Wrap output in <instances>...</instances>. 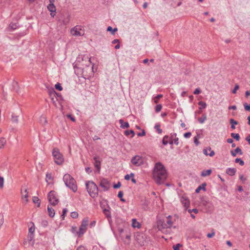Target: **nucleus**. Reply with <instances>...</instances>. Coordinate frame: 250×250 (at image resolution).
<instances>
[{
	"label": "nucleus",
	"instance_id": "nucleus-53",
	"mask_svg": "<svg viewBox=\"0 0 250 250\" xmlns=\"http://www.w3.org/2000/svg\"><path fill=\"white\" fill-rule=\"evenodd\" d=\"M201 92V90H200V88H197L194 91L193 94L195 95H197L200 94Z\"/></svg>",
	"mask_w": 250,
	"mask_h": 250
},
{
	"label": "nucleus",
	"instance_id": "nucleus-14",
	"mask_svg": "<svg viewBox=\"0 0 250 250\" xmlns=\"http://www.w3.org/2000/svg\"><path fill=\"white\" fill-rule=\"evenodd\" d=\"M230 153L233 157H235L236 156L237 153H239L240 155H242L243 153L240 147H237L234 150H231Z\"/></svg>",
	"mask_w": 250,
	"mask_h": 250
},
{
	"label": "nucleus",
	"instance_id": "nucleus-28",
	"mask_svg": "<svg viewBox=\"0 0 250 250\" xmlns=\"http://www.w3.org/2000/svg\"><path fill=\"white\" fill-rule=\"evenodd\" d=\"M6 140L5 138H0V149L3 148L6 144Z\"/></svg>",
	"mask_w": 250,
	"mask_h": 250
},
{
	"label": "nucleus",
	"instance_id": "nucleus-7",
	"mask_svg": "<svg viewBox=\"0 0 250 250\" xmlns=\"http://www.w3.org/2000/svg\"><path fill=\"white\" fill-rule=\"evenodd\" d=\"M99 186L102 188L104 191H107L110 187V183L107 179L103 178L100 182Z\"/></svg>",
	"mask_w": 250,
	"mask_h": 250
},
{
	"label": "nucleus",
	"instance_id": "nucleus-17",
	"mask_svg": "<svg viewBox=\"0 0 250 250\" xmlns=\"http://www.w3.org/2000/svg\"><path fill=\"white\" fill-rule=\"evenodd\" d=\"M182 203L184 205V207L186 208H188L189 206V201L188 199L185 197H182L181 199Z\"/></svg>",
	"mask_w": 250,
	"mask_h": 250
},
{
	"label": "nucleus",
	"instance_id": "nucleus-49",
	"mask_svg": "<svg viewBox=\"0 0 250 250\" xmlns=\"http://www.w3.org/2000/svg\"><path fill=\"white\" fill-rule=\"evenodd\" d=\"M244 106L246 111H250V104H249L247 103H245Z\"/></svg>",
	"mask_w": 250,
	"mask_h": 250
},
{
	"label": "nucleus",
	"instance_id": "nucleus-10",
	"mask_svg": "<svg viewBox=\"0 0 250 250\" xmlns=\"http://www.w3.org/2000/svg\"><path fill=\"white\" fill-rule=\"evenodd\" d=\"M157 228L159 230L167 228L164 219H158L157 221Z\"/></svg>",
	"mask_w": 250,
	"mask_h": 250
},
{
	"label": "nucleus",
	"instance_id": "nucleus-29",
	"mask_svg": "<svg viewBox=\"0 0 250 250\" xmlns=\"http://www.w3.org/2000/svg\"><path fill=\"white\" fill-rule=\"evenodd\" d=\"M130 134H131V138L133 137L135 135V132L133 130H125V135L126 136H129Z\"/></svg>",
	"mask_w": 250,
	"mask_h": 250
},
{
	"label": "nucleus",
	"instance_id": "nucleus-59",
	"mask_svg": "<svg viewBox=\"0 0 250 250\" xmlns=\"http://www.w3.org/2000/svg\"><path fill=\"white\" fill-rule=\"evenodd\" d=\"M188 212L191 213L192 212H194L195 213H197L198 212V210L196 208H193L192 209H188Z\"/></svg>",
	"mask_w": 250,
	"mask_h": 250
},
{
	"label": "nucleus",
	"instance_id": "nucleus-18",
	"mask_svg": "<svg viewBox=\"0 0 250 250\" xmlns=\"http://www.w3.org/2000/svg\"><path fill=\"white\" fill-rule=\"evenodd\" d=\"M236 172V169L235 168H228L226 169V173L229 176H233Z\"/></svg>",
	"mask_w": 250,
	"mask_h": 250
},
{
	"label": "nucleus",
	"instance_id": "nucleus-1",
	"mask_svg": "<svg viewBox=\"0 0 250 250\" xmlns=\"http://www.w3.org/2000/svg\"><path fill=\"white\" fill-rule=\"evenodd\" d=\"M167 176V171L165 166L161 162L156 163L153 171V178L156 183L158 185L163 184Z\"/></svg>",
	"mask_w": 250,
	"mask_h": 250
},
{
	"label": "nucleus",
	"instance_id": "nucleus-45",
	"mask_svg": "<svg viewBox=\"0 0 250 250\" xmlns=\"http://www.w3.org/2000/svg\"><path fill=\"white\" fill-rule=\"evenodd\" d=\"M52 180V177L51 174L47 173L46 174V181L48 183L49 180Z\"/></svg>",
	"mask_w": 250,
	"mask_h": 250
},
{
	"label": "nucleus",
	"instance_id": "nucleus-50",
	"mask_svg": "<svg viewBox=\"0 0 250 250\" xmlns=\"http://www.w3.org/2000/svg\"><path fill=\"white\" fill-rule=\"evenodd\" d=\"M239 88V86L238 84H236L235 85V87L233 90L232 91V93L235 94L236 92V91Z\"/></svg>",
	"mask_w": 250,
	"mask_h": 250
},
{
	"label": "nucleus",
	"instance_id": "nucleus-31",
	"mask_svg": "<svg viewBox=\"0 0 250 250\" xmlns=\"http://www.w3.org/2000/svg\"><path fill=\"white\" fill-rule=\"evenodd\" d=\"M106 30L107 31L111 32L112 35H114L115 32H116L118 30V29L117 28L113 29L111 26H108Z\"/></svg>",
	"mask_w": 250,
	"mask_h": 250
},
{
	"label": "nucleus",
	"instance_id": "nucleus-15",
	"mask_svg": "<svg viewBox=\"0 0 250 250\" xmlns=\"http://www.w3.org/2000/svg\"><path fill=\"white\" fill-rule=\"evenodd\" d=\"M86 229H87V227H85V226L81 225L80 228H79V230L77 232L79 234V237H81L84 234V233L86 231Z\"/></svg>",
	"mask_w": 250,
	"mask_h": 250
},
{
	"label": "nucleus",
	"instance_id": "nucleus-44",
	"mask_svg": "<svg viewBox=\"0 0 250 250\" xmlns=\"http://www.w3.org/2000/svg\"><path fill=\"white\" fill-rule=\"evenodd\" d=\"M134 174L133 173H131L130 175L126 174L125 176V179L126 180H129L131 177H134Z\"/></svg>",
	"mask_w": 250,
	"mask_h": 250
},
{
	"label": "nucleus",
	"instance_id": "nucleus-25",
	"mask_svg": "<svg viewBox=\"0 0 250 250\" xmlns=\"http://www.w3.org/2000/svg\"><path fill=\"white\" fill-rule=\"evenodd\" d=\"M103 212L108 219H109V218H111V216L110 212L109 209L103 208Z\"/></svg>",
	"mask_w": 250,
	"mask_h": 250
},
{
	"label": "nucleus",
	"instance_id": "nucleus-2",
	"mask_svg": "<svg viewBox=\"0 0 250 250\" xmlns=\"http://www.w3.org/2000/svg\"><path fill=\"white\" fill-rule=\"evenodd\" d=\"M65 186L75 192L77 190V186L75 180L69 174H65L63 177Z\"/></svg>",
	"mask_w": 250,
	"mask_h": 250
},
{
	"label": "nucleus",
	"instance_id": "nucleus-61",
	"mask_svg": "<svg viewBox=\"0 0 250 250\" xmlns=\"http://www.w3.org/2000/svg\"><path fill=\"white\" fill-rule=\"evenodd\" d=\"M76 250H87L83 246H80L78 247Z\"/></svg>",
	"mask_w": 250,
	"mask_h": 250
},
{
	"label": "nucleus",
	"instance_id": "nucleus-47",
	"mask_svg": "<svg viewBox=\"0 0 250 250\" xmlns=\"http://www.w3.org/2000/svg\"><path fill=\"white\" fill-rule=\"evenodd\" d=\"M182 247V245L180 244H177L173 246V249L174 250H179L180 247Z\"/></svg>",
	"mask_w": 250,
	"mask_h": 250
},
{
	"label": "nucleus",
	"instance_id": "nucleus-32",
	"mask_svg": "<svg viewBox=\"0 0 250 250\" xmlns=\"http://www.w3.org/2000/svg\"><path fill=\"white\" fill-rule=\"evenodd\" d=\"M207 120V116L206 114H203L202 116L200 118H199L198 120L201 123L203 124L205 122V121Z\"/></svg>",
	"mask_w": 250,
	"mask_h": 250
},
{
	"label": "nucleus",
	"instance_id": "nucleus-39",
	"mask_svg": "<svg viewBox=\"0 0 250 250\" xmlns=\"http://www.w3.org/2000/svg\"><path fill=\"white\" fill-rule=\"evenodd\" d=\"M163 95L162 94H159V95H158L157 96H156L155 98H154V102L155 103L157 104L159 102V100L160 98H162L163 97Z\"/></svg>",
	"mask_w": 250,
	"mask_h": 250
},
{
	"label": "nucleus",
	"instance_id": "nucleus-22",
	"mask_svg": "<svg viewBox=\"0 0 250 250\" xmlns=\"http://www.w3.org/2000/svg\"><path fill=\"white\" fill-rule=\"evenodd\" d=\"M212 172L211 169H208V170H204L202 171L201 173V176L202 177H206L207 176H209L211 174Z\"/></svg>",
	"mask_w": 250,
	"mask_h": 250
},
{
	"label": "nucleus",
	"instance_id": "nucleus-36",
	"mask_svg": "<svg viewBox=\"0 0 250 250\" xmlns=\"http://www.w3.org/2000/svg\"><path fill=\"white\" fill-rule=\"evenodd\" d=\"M154 127L158 134H161L162 133V130L160 128V125L159 124L156 125Z\"/></svg>",
	"mask_w": 250,
	"mask_h": 250
},
{
	"label": "nucleus",
	"instance_id": "nucleus-9",
	"mask_svg": "<svg viewBox=\"0 0 250 250\" xmlns=\"http://www.w3.org/2000/svg\"><path fill=\"white\" fill-rule=\"evenodd\" d=\"M94 167L98 172H100L101 165V159L99 156H95L93 157V162Z\"/></svg>",
	"mask_w": 250,
	"mask_h": 250
},
{
	"label": "nucleus",
	"instance_id": "nucleus-37",
	"mask_svg": "<svg viewBox=\"0 0 250 250\" xmlns=\"http://www.w3.org/2000/svg\"><path fill=\"white\" fill-rule=\"evenodd\" d=\"M88 223V218H84L82 222L81 225L85 227H87Z\"/></svg>",
	"mask_w": 250,
	"mask_h": 250
},
{
	"label": "nucleus",
	"instance_id": "nucleus-51",
	"mask_svg": "<svg viewBox=\"0 0 250 250\" xmlns=\"http://www.w3.org/2000/svg\"><path fill=\"white\" fill-rule=\"evenodd\" d=\"M208 150H209L210 152L209 153H208V155L210 156V157H212L215 154V152L213 150H212L211 149V148L210 147H208Z\"/></svg>",
	"mask_w": 250,
	"mask_h": 250
},
{
	"label": "nucleus",
	"instance_id": "nucleus-5",
	"mask_svg": "<svg viewBox=\"0 0 250 250\" xmlns=\"http://www.w3.org/2000/svg\"><path fill=\"white\" fill-rule=\"evenodd\" d=\"M47 198L51 205L56 206L59 202L57 192L54 190H51L48 193Z\"/></svg>",
	"mask_w": 250,
	"mask_h": 250
},
{
	"label": "nucleus",
	"instance_id": "nucleus-60",
	"mask_svg": "<svg viewBox=\"0 0 250 250\" xmlns=\"http://www.w3.org/2000/svg\"><path fill=\"white\" fill-rule=\"evenodd\" d=\"M146 135V132L144 130H143L142 132H138L137 135L138 136H144Z\"/></svg>",
	"mask_w": 250,
	"mask_h": 250
},
{
	"label": "nucleus",
	"instance_id": "nucleus-12",
	"mask_svg": "<svg viewBox=\"0 0 250 250\" xmlns=\"http://www.w3.org/2000/svg\"><path fill=\"white\" fill-rule=\"evenodd\" d=\"M47 9L51 12V16L54 17L56 14V8L54 4H49L47 6Z\"/></svg>",
	"mask_w": 250,
	"mask_h": 250
},
{
	"label": "nucleus",
	"instance_id": "nucleus-55",
	"mask_svg": "<svg viewBox=\"0 0 250 250\" xmlns=\"http://www.w3.org/2000/svg\"><path fill=\"white\" fill-rule=\"evenodd\" d=\"M191 135V133L190 132H186L184 134V136L186 138H189Z\"/></svg>",
	"mask_w": 250,
	"mask_h": 250
},
{
	"label": "nucleus",
	"instance_id": "nucleus-52",
	"mask_svg": "<svg viewBox=\"0 0 250 250\" xmlns=\"http://www.w3.org/2000/svg\"><path fill=\"white\" fill-rule=\"evenodd\" d=\"M4 179L2 177L0 176V188L3 187Z\"/></svg>",
	"mask_w": 250,
	"mask_h": 250
},
{
	"label": "nucleus",
	"instance_id": "nucleus-58",
	"mask_svg": "<svg viewBox=\"0 0 250 250\" xmlns=\"http://www.w3.org/2000/svg\"><path fill=\"white\" fill-rule=\"evenodd\" d=\"M121 186V184L120 182H118L117 184H114L113 185V188H119Z\"/></svg>",
	"mask_w": 250,
	"mask_h": 250
},
{
	"label": "nucleus",
	"instance_id": "nucleus-3",
	"mask_svg": "<svg viewBox=\"0 0 250 250\" xmlns=\"http://www.w3.org/2000/svg\"><path fill=\"white\" fill-rule=\"evenodd\" d=\"M87 191L92 198L97 197L98 194V188L93 181H88L85 184Z\"/></svg>",
	"mask_w": 250,
	"mask_h": 250
},
{
	"label": "nucleus",
	"instance_id": "nucleus-20",
	"mask_svg": "<svg viewBox=\"0 0 250 250\" xmlns=\"http://www.w3.org/2000/svg\"><path fill=\"white\" fill-rule=\"evenodd\" d=\"M47 211H48V215L50 217H53L54 216L55 212V210L53 208L48 206Z\"/></svg>",
	"mask_w": 250,
	"mask_h": 250
},
{
	"label": "nucleus",
	"instance_id": "nucleus-13",
	"mask_svg": "<svg viewBox=\"0 0 250 250\" xmlns=\"http://www.w3.org/2000/svg\"><path fill=\"white\" fill-rule=\"evenodd\" d=\"M142 203L141 204V206L142 209L145 211L148 210L150 208L149 207V201L146 199L142 200Z\"/></svg>",
	"mask_w": 250,
	"mask_h": 250
},
{
	"label": "nucleus",
	"instance_id": "nucleus-21",
	"mask_svg": "<svg viewBox=\"0 0 250 250\" xmlns=\"http://www.w3.org/2000/svg\"><path fill=\"white\" fill-rule=\"evenodd\" d=\"M119 123L121 124V127L122 128H128L129 127V125L128 122H124L123 120L120 119L119 120Z\"/></svg>",
	"mask_w": 250,
	"mask_h": 250
},
{
	"label": "nucleus",
	"instance_id": "nucleus-8",
	"mask_svg": "<svg viewBox=\"0 0 250 250\" xmlns=\"http://www.w3.org/2000/svg\"><path fill=\"white\" fill-rule=\"evenodd\" d=\"M132 164L136 166H139L143 164V161L141 156L136 155L134 156L131 160Z\"/></svg>",
	"mask_w": 250,
	"mask_h": 250
},
{
	"label": "nucleus",
	"instance_id": "nucleus-63",
	"mask_svg": "<svg viewBox=\"0 0 250 250\" xmlns=\"http://www.w3.org/2000/svg\"><path fill=\"white\" fill-rule=\"evenodd\" d=\"M67 117L68 118H69L70 119V120L71 121H72L73 122H75V118L74 117H73L71 115H70V114L67 115Z\"/></svg>",
	"mask_w": 250,
	"mask_h": 250
},
{
	"label": "nucleus",
	"instance_id": "nucleus-34",
	"mask_svg": "<svg viewBox=\"0 0 250 250\" xmlns=\"http://www.w3.org/2000/svg\"><path fill=\"white\" fill-rule=\"evenodd\" d=\"M124 193L123 191H120L118 194V197L120 198V200L123 202H125V200L123 198Z\"/></svg>",
	"mask_w": 250,
	"mask_h": 250
},
{
	"label": "nucleus",
	"instance_id": "nucleus-26",
	"mask_svg": "<svg viewBox=\"0 0 250 250\" xmlns=\"http://www.w3.org/2000/svg\"><path fill=\"white\" fill-rule=\"evenodd\" d=\"M33 202L35 204H37V207H40L41 205V200L37 196L33 197Z\"/></svg>",
	"mask_w": 250,
	"mask_h": 250
},
{
	"label": "nucleus",
	"instance_id": "nucleus-30",
	"mask_svg": "<svg viewBox=\"0 0 250 250\" xmlns=\"http://www.w3.org/2000/svg\"><path fill=\"white\" fill-rule=\"evenodd\" d=\"M30 224H32V226L29 229V234H34L35 229L34 224L32 222H31Z\"/></svg>",
	"mask_w": 250,
	"mask_h": 250
},
{
	"label": "nucleus",
	"instance_id": "nucleus-6",
	"mask_svg": "<svg viewBox=\"0 0 250 250\" xmlns=\"http://www.w3.org/2000/svg\"><path fill=\"white\" fill-rule=\"evenodd\" d=\"M70 33L73 36H82L84 34V31L83 26L76 25L71 29Z\"/></svg>",
	"mask_w": 250,
	"mask_h": 250
},
{
	"label": "nucleus",
	"instance_id": "nucleus-41",
	"mask_svg": "<svg viewBox=\"0 0 250 250\" xmlns=\"http://www.w3.org/2000/svg\"><path fill=\"white\" fill-rule=\"evenodd\" d=\"M168 138V136L167 135H166L164 137L163 139V141H162V142H163V144L165 146L167 145L168 144V141H167V139Z\"/></svg>",
	"mask_w": 250,
	"mask_h": 250
},
{
	"label": "nucleus",
	"instance_id": "nucleus-16",
	"mask_svg": "<svg viewBox=\"0 0 250 250\" xmlns=\"http://www.w3.org/2000/svg\"><path fill=\"white\" fill-rule=\"evenodd\" d=\"M171 216L170 215L166 217V220H165L166 224L167 225V228H170L173 224V222L171 220Z\"/></svg>",
	"mask_w": 250,
	"mask_h": 250
},
{
	"label": "nucleus",
	"instance_id": "nucleus-54",
	"mask_svg": "<svg viewBox=\"0 0 250 250\" xmlns=\"http://www.w3.org/2000/svg\"><path fill=\"white\" fill-rule=\"evenodd\" d=\"M9 26L12 29H15L17 28L18 26L15 23H11L9 24Z\"/></svg>",
	"mask_w": 250,
	"mask_h": 250
},
{
	"label": "nucleus",
	"instance_id": "nucleus-35",
	"mask_svg": "<svg viewBox=\"0 0 250 250\" xmlns=\"http://www.w3.org/2000/svg\"><path fill=\"white\" fill-rule=\"evenodd\" d=\"M230 135L231 137L235 139L236 141H239L240 140V136L238 133H231Z\"/></svg>",
	"mask_w": 250,
	"mask_h": 250
},
{
	"label": "nucleus",
	"instance_id": "nucleus-57",
	"mask_svg": "<svg viewBox=\"0 0 250 250\" xmlns=\"http://www.w3.org/2000/svg\"><path fill=\"white\" fill-rule=\"evenodd\" d=\"M48 225V222L46 220H43L42 222V226L43 227H46Z\"/></svg>",
	"mask_w": 250,
	"mask_h": 250
},
{
	"label": "nucleus",
	"instance_id": "nucleus-62",
	"mask_svg": "<svg viewBox=\"0 0 250 250\" xmlns=\"http://www.w3.org/2000/svg\"><path fill=\"white\" fill-rule=\"evenodd\" d=\"M85 169L86 172L88 174H89L90 173H91L92 172V170L91 169V168L89 167H85Z\"/></svg>",
	"mask_w": 250,
	"mask_h": 250
},
{
	"label": "nucleus",
	"instance_id": "nucleus-19",
	"mask_svg": "<svg viewBox=\"0 0 250 250\" xmlns=\"http://www.w3.org/2000/svg\"><path fill=\"white\" fill-rule=\"evenodd\" d=\"M207 186L206 183H204L201 185H200L195 190V192L198 193L200 192L201 189H203L204 191H206V187Z\"/></svg>",
	"mask_w": 250,
	"mask_h": 250
},
{
	"label": "nucleus",
	"instance_id": "nucleus-48",
	"mask_svg": "<svg viewBox=\"0 0 250 250\" xmlns=\"http://www.w3.org/2000/svg\"><path fill=\"white\" fill-rule=\"evenodd\" d=\"M34 234H28L27 236L28 240L29 242H31L34 239Z\"/></svg>",
	"mask_w": 250,
	"mask_h": 250
},
{
	"label": "nucleus",
	"instance_id": "nucleus-24",
	"mask_svg": "<svg viewBox=\"0 0 250 250\" xmlns=\"http://www.w3.org/2000/svg\"><path fill=\"white\" fill-rule=\"evenodd\" d=\"M229 123L231 124V128L232 129H235V125H237L238 124V122L235 120H234L233 119H230L229 120Z\"/></svg>",
	"mask_w": 250,
	"mask_h": 250
},
{
	"label": "nucleus",
	"instance_id": "nucleus-23",
	"mask_svg": "<svg viewBox=\"0 0 250 250\" xmlns=\"http://www.w3.org/2000/svg\"><path fill=\"white\" fill-rule=\"evenodd\" d=\"M132 226L133 228H140L141 227L140 224L137 221L136 219H133L132 220Z\"/></svg>",
	"mask_w": 250,
	"mask_h": 250
},
{
	"label": "nucleus",
	"instance_id": "nucleus-38",
	"mask_svg": "<svg viewBox=\"0 0 250 250\" xmlns=\"http://www.w3.org/2000/svg\"><path fill=\"white\" fill-rule=\"evenodd\" d=\"M235 162L236 163H239L240 164V165L241 166H244V162L241 160L240 158H236L235 159Z\"/></svg>",
	"mask_w": 250,
	"mask_h": 250
},
{
	"label": "nucleus",
	"instance_id": "nucleus-46",
	"mask_svg": "<svg viewBox=\"0 0 250 250\" xmlns=\"http://www.w3.org/2000/svg\"><path fill=\"white\" fill-rule=\"evenodd\" d=\"M55 88L59 91L62 90V87L60 83H57L55 85Z\"/></svg>",
	"mask_w": 250,
	"mask_h": 250
},
{
	"label": "nucleus",
	"instance_id": "nucleus-40",
	"mask_svg": "<svg viewBox=\"0 0 250 250\" xmlns=\"http://www.w3.org/2000/svg\"><path fill=\"white\" fill-rule=\"evenodd\" d=\"M67 211H68V210H67V208H65L63 209L62 213V214L61 216V217L62 218V220H64V219L65 215H66V214Z\"/></svg>",
	"mask_w": 250,
	"mask_h": 250
},
{
	"label": "nucleus",
	"instance_id": "nucleus-43",
	"mask_svg": "<svg viewBox=\"0 0 250 250\" xmlns=\"http://www.w3.org/2000/svg\"><path fill=\"white\" fill-rule=\"evenodd\" d=\"M78 213L76 211H73V212H72L71 213V217L72 218H78Z\"/></svg>",
	"mask_w": 250,
	"mask_h": 250
},
{
	"label": "nucleus",
	"instance_id": "nucleus-27",
	"mask_svg": "<svg viewBox=\"0 0 250 250\" xmlns=\"http://www.w3.org/2000/svg\"><path fill=\"white\" fill-rule=\"evenodd\" d=\"M19 121V116L12 114L11 115V121L13 123L17 124Z\"/></svg>",
	"mask_w": 250,
	"mask_h": 250
},
{
	"label": "nucleus",
	"instance_id": "nucleus-11",
	"mask_svg": "<svg viewBox=\"0 0 250 250\" xmlns=\"http://www.w3.org/2000/svg\"><path fill=\"white\" fill-rule=\"evenodd\" d=\"M48 94L52 102L55 103L56 102V100H57L56 95L57 94V93L55 91L54 88H51L48 89Z\"/></svg>",
	"mask_w": 250,
	"mask_h": 250
},
{
	"label": "nucleus",
	"instance_id": "nucleus-42",
	"mask_svg": "<svg viewBox=\"0 0 250 250\" xmlns=\"http://www.w3.org/2000/svg\"><path fill=\"white\" fill-rule=\"evenodd\" d=\"M162 108V106L161 104H157L155 106V108L156 112H160Z\"/></svg>",
	"mask_w": 250,
	"mask_h": 250
},
{
	"label": "nucleus",
	"instance_id": "nucleus-64",
	"mask_svg": "<svg viewBox=\"0 0 250 250\" xmlns=\"http://www.w3.org/2000/svg\"><path fill=\"white\" fill-rule=\"evenodd\" d=\"M246 140L249 143V144L250 145V135H249L248 136H247L246 138Z\"/></svg>",
	"mask_w": 250,
	"mask_h": 250
},
{
	"label": "nucleus",
	"instance_id": "nucleus-4",
	"mask_svg": "<svg viewBox=\"0 0 250 250\" xmlns=\"http://www.w3.org/2000/svg\"><path fill=\"white\" fill-rule=\"evenodd\" d=\"M52 155L54 159V161L57 165H60L63 162V157L57 148H54L53 149Z\"/></svg>",
	"mask_w": 250,
	"mask_h": 250
},
{
	"label": "nucleus",
	"instance_id": "nucleus-56",
	"mask_svg": "<svg viewBox=\"0 0 250 250\" xmlns=\"http://www.w3.org/2000/svg\"><path fill=\"white\" fill-rule=\"evenodd\" d=\"M194 143L196 146L199 144V141L197 136L194 137Z\"/></svg>",
	"mask_w": 250,
	"mask_h": 250
},
{
	"label": "nucleus",
	"instance_id": "nucleus-33",
	"mask_svg": "<svg viewBox=\"0 0 250 250\" xmlns=\"http://www.w3.org/2000/svg\"><path fill=\"white\" fill-rule=\"evenodd\" d=\"M198 104L200 105V107H199L200 110H202V109H204L207 106V104L205 102L203 101H200L198 103Z\"/></svg>",
	"mask_w": 250,
	"mask_h": 250
}]
</instances>
